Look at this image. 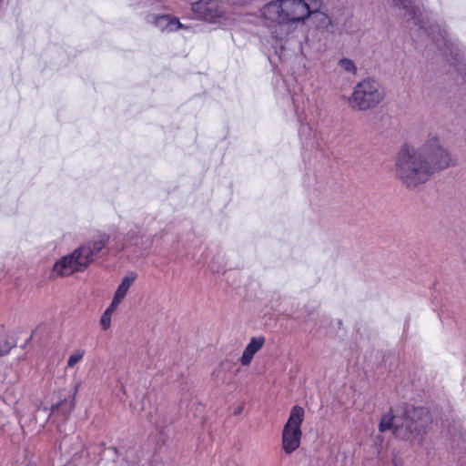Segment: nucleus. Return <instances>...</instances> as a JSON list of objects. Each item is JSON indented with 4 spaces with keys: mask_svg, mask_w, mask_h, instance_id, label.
Masks as SVG:
<instances>
[{
    "mask_svg": "<svg viewBox=\"0 0 466 466\" xmlns=\"http://www.w3.org/2000/svg\"><path fill=\"white\" fill-rule=\"evenodd\" d=\"M395 174L408 188H415L430 179L431 174L420 147H401L395 159Z\"/></svg>",
    "mask_w": 466,
    "mask_h": 466,
    "instance_id": "obj_1",
    "label": "nucleus"
},
{
    "mask_svg": "<svg viewBox=\"0 0 466 466\" xmlns=\"http://www.w3.org/2000/svg\"><path fill=\"white\" fill-rule=\"evenodd\" d=\"M429 421L428 412L424 409L412 408L406 411L404 420L390 412L383 415L380 423V431L393 430L394 434L399 438L420 441L426 433Z\"/></svg>",
    "mask_w": 466,
    "mask_h": 466,
    "instance_id": "obj_2",
    "label": "nucleus"
},
{
    "mask_svg": "<svg viewBox=\"0 0 466 466\" xmlns=\"http://www.w3.org/2000/svg\"><path fill=\"white\" fill-rule=\"evenodd\" d=\"M306 0H271L259 10V17L263 25L271 35L286 21L293 24L308 14Z\"/></svg>",
    "mask_w": 466,
    "mask_h": 466,
    "instance_id": "obj_3",
    "label": "nucleus"
},
{
    "mask_svg": "<svg viewBox=\"0 0 466 466\" xmlns=\"http://www.w3.org/2000/svg\"><path fill=\"white\" fill-rule=\"evenodd\" d=\"M305 2L306 7H308V14L293 24L286 21L277 31H274L272 37L277 40L288 38L299 26L303 25L309 18L312 20L315 26L319 29L329 30L332 26L330 17L326 13L319 11L322 5L321 0H306Z\"/></svg>",
    "mask_w": 466,
    "mask_h": 466,
    "instance_id": "obj_4",
    "label": "nucleus"
},
{
    "mask_svg": "<svg viewBox=\"0 0 466 466\" xmlns=\"http://www.w3.org/2000/svg\"><path fill=\"white\" fill-rule=\"evenodd\" d=\"M385 97V90L380 83L372 78H365L359 82L350 98L353 108L366 111L380 105Z\"/></svg>",
    "mask_w": 466,
    "mask_h": 466,
    "instance_id": "obj_5",
    "label": "nucleus"
},
{
    "mask_svg": "<svg viewBox=\"0 0 466 466\" xmlns=\"http://www.w3.org/2000/svg\"><path fill=\"white\" fill-rule=\"evenodd\" d=\"M191 10L198 19L218 28L230 26L235 22L221 0H198L192 4Z\"/></svg>",
    "mask_w": 466,
    "mask_h": 466,
    "instance_id": "obj_6",
    "label": "nucleus"
},
{
    "mask_svg": "<svg viewBox=\"0 0 466 466\" xmlns=\"http://www.w3.org/2000/svg\"><path fill=\"white\" fill-rule=\"evenodd\" d=\"M420 148L427 159V164L431 176L435 172L442 171L454 167L457 163L452 154L445 148L435 136L429 137L420 146Z\"/></svg>",
    "mask_w": 466,
    "mask_h": 466,
    "instance_id": "obj_7",
    "label": "nucleus"
},
{
    "mask_svg": "<svg viewBox=\"0 0 466 466\" xmlns=\"http://www.w3.org/2000/svg\"><path fill=\"white\" fill-rule=\"evenodd\" d=\"M304 420V410L294 406L289 413L288 421L282 431V449L287 454L294 452L300 445L302 431L301 424Z\"/></svg>",
    "mask_w": 466,
    "mask_h": 466,
    "instance_id": "obj_8",
    "label": "nucleus"
},
{
    "mask_svg": "<svg viewBox=\"0 0 466 466\" xmlns=\"http://www.w3.org/2000/svg\"><path fill=\"white\" fill-rule=\"evenodd\" d=\"M87 249H75L71 254L62 257L53 266V277H66L75 272L84 271L89 265Z\"/></svg>",
    "mask_w": 466,
    "mask_h": 466,
    "instance_id": "obj_9",
    "label": "nucleus"
},
{
    "mask_svg": "<svg viewBox=\"0 0 466 466\" xmlns=\"http://www.w3.org/2000/svg\"><path fill=\"white\" fill-rule=\"evenodd\" d=\"M145 20L147 24L162 33H174L178 30L189 31L191 29L190 25L182 24L177 16L168 14H148L146 15Z\"/></svg>",
    "mask_w": 466,
    "mask_h": 466,
    "instance_id": "obj_10",
    "label": "nucleus"
},
{
    "mask_svg": "<svg viewBox=\"0 0 466 466\" xmlns=\"http://www.w3.org/2000/svg\"><path fill=\"white\" fill-rule=\"evenodd\" d=\"M137 279V272H135V271L127 272L125 274V276L122 278L119 285L117 286L111 302L119 306L120 303L123 301V299L127 295L131 287L135 284Z\"/></svg>",
    "mask_w": 466,
    "mask_h": 466,
    "instance_id": "obj_11",
    "label": "nucleus"
},
{
    "mask_svg": "<svg viewBox=\"0 0 466 466\" xmlns=\"http://www.w3.org/2000/svg\"><path fill=\"white\" fill-rule=\"evenodd\" d=\"M75 405V398L70 397L68 399L64 398V400L53 403L51 406V411L48 413V409L46 407L39 408L37 410V416H40L42 413L44 415L47 414L48 417L50 416H56L61 414L63 417L67 415Z\"/></svg>",
    "mask_w": 466,
    "mask_h": 466,
    "instance_id": "obj_12",
    "label": "nucleus"
},
{
    "mask_svg": "<svg viewBox=\"0 0 466 466\" xmlns=\"http://www.w3.org/2000/svg\"><path fill=\"white\" fill-rule=\"evenodd\" d=\"M108 241H109V235H107L106 233L99 234L95 238H93L91 241L80 246L79 249H84V248L87 249V251H88L87 260H88V263L90 264L93 261L94 257L106 247V245L108 243Z\"/></svg>",
    "mask_w": 466,
    "mask_h": 466,
    "instance_id": "obj_13",
    "label": "nucleus"
},
{
    "mask_svg": "<svg viewBox=\"0 0 466 466\" xmlns=\"http://www.w3.org/2000/svg\"><path fill=\"white\" fill-rule=\"evenodd\" d=\"M265 343L264 337H254L250 339L249 343L245 348L243 354L240 358V363L243 366L250 364L254 355L263 347Z\"/></svg>",
    "mask_w": 466,
    "mask_h": 466,
    "instance_id": "obj_14",
    "label": "nucleus"
},
{
    "mask_svg": "<svg viewBox=\"0 0 466 466\" xmlns=\"http://www.w3.org/2000/svg\"><path fill=\"white\" fill-rule=\"evenodd\" d=\"M430 35L437 45L440 46L442 43L447 46L448 49H451V54L452 53L451 46L453 43H451L450 39L447 38V32L444 28H441L439 25L432 26L430 29Z\"/></svg>",
    "mask_w": 466,
    "mask_h": 466,
    "instance_id": "obj_15",
    "label": "nucleus"
},
{
    "mask_svg": "<svg viewBox=\"0 0 466 466\" xmlns=\"http://www.w3.org/2000/svg\"><path fill=\"white\" fill-rule=\"evenodd\" d=\"M395 5L400 8H403L407 10L409 15L412 18L417 17V13L419 11L418 5L415 3V0H393Z\"/></svg>",
    "mask_w": 466,
    "mask_h": 466,
    "instance_id": "obj_16",
    "label": "nucleus"
},
{
    "mask_svg": "<svg viewBox=\"0 0 466 466\" xmlns=\"http://www.w3.org/2000/svg\"><path fill=\"white\" fill-rule=\"evenodd\" d=\"M118 308L117 305L111 302L108 308L105 310L103 313L101 319H100V325L104 330H106L110 328L111 325V317L114 313V311Z\"/></svg>",
    "mask_w": 466,
    "mask_h": 466,
    "instance_id": "obj_17",
    "label": "nucleus"
},
{
    "mask_svg": "<svg viewBox=\"0 0 466 466\" xmlns=\"http://www.w3.org/2000/svg\"><path fill=\"white\" fill-rule=\"evenodd\" d=\"M85 355V350L77 349L74 350L68 358L67 368L75 367L79 361L82 360Z\"/></svg>",
    "mask_w": 466,
    "mask_h": 466,
    "instance_id": "obj_18",
    "label": "nucleus"
},
{
    "mask_svg": "<svg viewBox=\"0 0 466 466\" xmlns=\"http://www.w3.org/2000/svg\"><path fill=\"white\" fill-rule=\"evenodd\" d=\"M339 67L350 74H355L357 71V67L354 64V62L349 58H342L339 61Z\"/></svg>",
    "mask_w": 466,
    "mask_h": 466,
    "instance_id": "obj_19",
    "label": "nucleus"
},
{
    "mask_svg": "<svg viewBox=\"0 0 466 466\" xmlns=\"http://www.w3.org/2000/svg\"><path fill=\"white\" fill-rule=\"evenodd\" d=\"M127 241L129 243L130 246H134L136 248H142V247H139L138 246V242L137 240H134L133 239V236L130 235V233H128V238H127Z\"/></svg>",
    "mask_w": 466,
    "mask_h": 466,
    "instance_id": "obj_20",
    "label": "nucleus"
},
{
    "mask_svg": "<svg viewBox=\"0 0 466 466\" xmlns=\"http://www.w3.org/2000/svg\"><path fill=\"white\" fill-rule=\"evenodd\" d=\"M144 244H147L146 248L149 247L152 244V239H150L149 238H146L145 242H143L141 245L143 246Z\"/></svg>",
    "mask_w": 466,
    "mask_h": 466,
    "instance_id": "obj_21",
    "label": "nucleus"
},
{
    "mask_svg": "<svg viewBox=\"0 0 466 466\" xmlns=\"http://www.w3.org/2000/svg\"><path fill=\"white\" fill-rule=\"evenodd\" d=\"M7 352V350L3 348V346L0 344V355H3Z\"/></svg>",
    "mask_w": 466,
    "mask_h": 466,
    "instance_id": "obj_22",
    "label": "nucleus"
},
{
    "mask_svg": "<svg viewBox=\"0 0 466 466\" xmlns=\"http://www.w3.org/2000/svg\"><path fill=\"white\" fill-rule=\"evenodd\" d=\"M66 445H67V441L66 439H64L61 441L60 448L62 449L63 447H66Z\"/></svg>",
    "mask_w": 466,
    "mask_h": 466,
    "instance_id": "obj_23",
    "label": "nucleus"
},
{
    "mask_svg": "<svg viewBox=\"0 0 466 466\" xmlns=\"http://www.w3.org/2000/svg\"><path fill=\"white\" fill-rule=\"evenodd\" d=\"M78 387H79V384L76 385V390H75V393L77 391Z\"/></svg>",
    "mask_w": 466,
    "mask_h": 466,
    "instance_id": "obj_24",
    "label": "nucleus"
},
{
    "mask_svg": "<svg viewBox=\"0 0 466 466\" xmlns=\"http://www.w3.org/2000/svg\"><path fill=\"white\" fill-rule=\"evenodd\" d=\"M109 464H110V466H116L115 461H112V462H110Z\"/></svg>",
    "mask_w": 466,
    "mask_h": 466,
    "instance_id": "obj_25",
    "label": "nucleus"
}]
</instances>
